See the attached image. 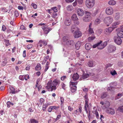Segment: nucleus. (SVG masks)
I'll use <instances>...</instances> for the list:
<instances>
[{
	"label": "nucleus",
	"mask_w": 123,
	"mask_h": 123,
	"mask_svg": "<svg viewBox=\"0 0 123 123\" xmlns=\"http://www.w3.org/2000/svg\"><path fill=\"white\" fill-rule=\"evenodd\" d=\"M71 23V20L69 18H67L65 21V24L66 26H69Z\"/></svg>",
	"instance_id": "18"
},
{
	"label": "nucleus",
	"mask_w": 123,
	"mask_h": 123,
	"mask_svg": "<svg viewBox=\"0 0 123 123\" xmlns=\"http://www.w3.org/2000/svg\"><path fill=\"white\" fill-rule=\"evenodd\" d=\"M94 4V0H86V5L88 8L92 7Z\"/></svg>",
	"instance_id": "3"
},
{
	"label": "nucleus",
	"mask_w": 123,
	"mask_h": 123,
	"mask_svg": "<svg viewBox=\"0 0 123 123\" xmlns=\"http://www.w3.org/2000/svg\"><path fill=\"white\" fill-rule=\"evenodd\" d=\"M92 112L96 114V117L98 119L99 117L98 113L97 111V110H96L95 111H93Z\"/></svg>",
	"instance_id": "34"
},
{
	"label": "nucleus",
	"mask_w": 123,
	"mask_h": 123,
	"mask_svg": "<svg viewBox=\"0 0 123 123\" xmlns=\"http://www.w3.org/2000/svg\"><path fill=\"white\" fill-rule=\"evenodd\" d=\"M108 4L110 5H114L116 4V2L113 0H111L108 2Z\"/></svg>",
	"instance_id": "29"
},
{
	"label": "nucleus",
	"mask_w": 123,
	"mask_h": 123,
	"mask_svg": "<svg viewBox=\"0 0 123 123\" xmlns=\"http://www.w3.org/2000/svg\"><path fill=\"white\" fill-rule=\"evenodd\" d=\"M113 21L112 18L111 17H105L104 19V21L105 24H108L107 26H109V25L111 24Z\"/></svg>",
	"instance_id": "4"
},
{
	"label": "nucleus",
	"mask_w": 123,
	"mask_h": 123,
	"mask_svg": "<svg viewBox=\"0 0 123 123\" xmlns=\"http://www.w3.org/2000/svg\"><path fill=\"white\" fill-rule=\"evenodd\" d=\"M98 11V9H96L92 12V15L93 16H94L96 15L97 14Z\"/></svg>",
	"instance_id": "40"
},
{
	"label": "nucleus",
	"mask_w": 123,
	"mask_h": 123,
	"mask_svg": "<svg viewBox=\"0 0 123 123\" xmlns=\"http://www.w3.org/2000/svg\"><path fill=\"white\" fill-rule=\"evenodd\" d=\"M89 75L87 74H84L82 75V78L83 79H85L89 77Z\"/></svg>",
	"instance_id": "33"
},
{
	"label": "nucleus",
	"mask_w": 123,
	"mask_h": 123,
	"mask_svg": "<svg viewBox=\"0 0 123 123\" xmlns=\"http://www.w3.org/2000/svg\"><path fill=\"white\" fill-rule=\"evenodd\" d=\"M32 44H29L27 45V47L28 49H31L32 47Z\"/></svg>",
	"instance_id": "59"
},
{
	"label": "nucleus",
	"mask_w": 123,
	"mask_h": 123,
	"mask_svg": "<svg viewBox=\"0 0 123 123\" xmlns=\"http://www.w3.org/2000/svg\"><path fill=\"white\" fill-rule=\"evenodd\" d=\"M107 96V94L106 93H104L101 95V98H105Z\"/></svg>",
	"instance_id": "38"
},
{
	"label": "nucleus",
	"mask_w": 123,
	"mask_h": 123,
	"mask_svg": "<svg viewBox=\"0 0 123 123\" xmlns=\"http://www.w3.org/2000/svg\"><path fill=\"white\" fill-rule=\"evenodd\" d=\"M56 89V86L53 85V86L51 87L50 91H52L53 90H55Z\"/></svg>",
	"instance_id": "41"
},
{
	"label": "nucleus",
	"mask_w": 123,
	"mask_h": 123,
	"mask_svg": "<svg viewBox=\"0 0 123 123\" xmlns=\"http://www.w3.org/2000/svg\"><path fill=\"white\" fill-rule=\"evenodd\" d=\"M111 74L113 76H114L117 74L116 71L115 70H114L113 72L111 71Z\"/></svg>",
	"instance_id": "46"
},
{
	"label": "nucleus",
	"mask_w": 123,
	"mask_h": 123,
	"mask_svg": "<svg viewBox=\"0 0 123 123\" xmlns=\"http://www.w3.org/2000/svg\"><path fill=\"white\" fill-rule=\"evenodd\" d=\"M8 91L10 93L12 94H15L17 92L16 91H15V89L14 87L11 86H10L8 89Z\"/></svg>",
	"instance_id": "13"
},
{
	"label": "nucleus",
	"mask_w": 123,
	"mask_h": 123,
	"mask_svg": "<svg viewBox=\"0 0 123 123\" xmlns=\"http://www.w3.org/2000/svg\"><path fill=\"white\" fill-rule=\"evenodd\" d=\"M102 41H100L99 42L93 46V48H95L97 47L98 49H101L105 47L107 44V42H105L102 43Z\"/></svg>",
	"instance_id": "2"
},
{
	"label": "nucleus",
	"mask_w": 123,
	"mask_h": 123,
	"mask_svg": "<svg viewBox=\"0 0 123 123\" xmlns=\"http://www.w3.org/2000/svg\"><path fill=\"white\" fill-rule=\"evenodd\" d=\"M51 29V28L47 27L45 28V30H43V31H44L45 33L47 34Z\"/></svg>",
	"instance_id": "28"
},
{
	"label": "nucleus",
	"mask_w": 123,
	"mask_h": 123,
	"mask_svg": "<svg viewBox=\"0 0 123 123\" xmlns=\"http://www.w3.org/2000/svg\"><path fill=\"white\" fill-rule=\"evenodd\" d=\"M120 17V14L119 13H116L115 16V18L116 20H118Z\"/></svg>",
	"instance_id": "32"
},
{
	"label": "nucleus",
	"mask_w": 123,
	"mask_h": 123,
	"mask_svg": "<svg viewBox=\"0 0 123 123\" xmlns=\"http://www.w3.org/2000/svg\"><path fill=\"white\" fill-rule=\"evenodd\" d=\"M105 12L108 15L112 14L113 12V9L111 7H108L106 9Z\"/></svg>",
	"instance_id": "7"
},
{
	"label": "nucleus",
	"mask_w": 123,
	"mask_h": 123,
	"mask_svg": "<svg viewBox=\"0 0 123 123\" xmlns=\"http://www.w3.org/2000/svg\"><path fill=\"white\" fill-rule=\"evenodd\" d=\"M113 30V28L109 27L108 29H106L104 31L105 33L107 35H109Z\"/></svg>",
	"instance_id": "12"
},
{
	"label": "nucleus",
	"mask_w": 123,
	"mask_h": 123,
	"mask_svg": "<svg viewBox=\"0 0 123 123\" xmlns=\"http://www.w3.org/2000/svg\"><path fill=\"white\" fill-rule=\"evenodd\" d=\"M14 15L16 17L18 16L19 14L17 11H15L14 12Z\"/></svg>",
	"instance_id": "55"
},
{
	"label": "nucleus",
	"mask_w": 123,
	"mask_h": 123,
	"mask_svg": "<svg viewBox=\"0 0 123 123\" xmlns=\"http://www.w3.org/2000/svg\"><path fill=\"white\" fill-rule=\"evenodd\" d=\"M78 29L76 25L74 24L72 25L71 27V31L72 33H73L74 31Z\"/></svg>",
	"instance_id": "23"
},
{
	"label": "nucleus",
	"mask_w": 123,
	"mask_h": 123,
	"mask_svg": "<svg viewBox=\"0 0 123 123\" xmlns=\"http://www.w3.org/2000/svg\"><path fill=\"white\" fill-rule=\"evenodd\" d=\"M30 123H38V121L34 118L31 119L30 120Z\"/></svg>",
	"instance_id": "30"
},
{
	"label": "nucleus",
	"mask_w": 123,
	"mask_h": 123,
	"mask_svg": "<svg viewBox=\"0 0 123 123\" xmlns=\"http://www.w3.org/2000/svg\"><path fill=\"white\" fill-rule=\"evenodd\" d=\"M110 105V103L108 101H106L104 105H102L101 106V108L103 109H105L109 107Z\"/></svg>",
	"instance_id": "14"
},
{
	"label": "nucleus",
	"mask_w": 123,
	"mask_h": 123,
	"mask_svg": "<svg viewBox=\"0 0 123 123\" xmlns=\"http://www.w3.org/2000/svg\"><path fill=\"white\" fill-rule=\"evenodd\" d=\"M95 38V36L89 37L88 38V41L89 42H91Z\"/></svg>",
	"instance_id": "37"
},
{
	"label": "nucleus",
	"mask_w": 123,
	"mask_h": 123,
	"mask_svg": "<svg viewBox=\"0 0 123 123\" xmlns=\"http://www.w3.org/2000/svg\"><path fill=\"white\" fill-rule=\"evenodd\" d=\"M118 65L120 67L122 66L123 65V62L121 61H119L118 63Z\"/></svg>",
	"instance_id": "52"
},
{
	"label": "nucleus",
	"mask_w": 123,
	"mask_h": 123,
	"mask_svg": "<svg viewBox=\"0 0 123 123\" xmlns=\"http://www.w3.org/2000/svg\"><path fill=\"white\" fill-rule=\"evenodd\" d=\"M67 9L69 11H71L73 10L74 8L71 5L68 6L67 7Z\"/></svg>",
	"instance_id": "27"
},
{
	"label": "nucleus",
	"mask_w": 123,
	"mask_h": 123,
	"mask_svg": "<svg viewBox=\"0 0 123 123\" xmlns=\"http://www.w3.org/2000/svg\"><path fill=\"white\" fill-rule=\"evenodd\" d=\"M117 110L120 112H123V106L119 107L117 109Z\"/></svg>",
	"instance_id": "35"
},
{
	"label": "nucleus",
	"mask_w": 123,
	"mask_h": 123,
	"mask_svg": "<svg viewBox=\"0 0 123 123\" xmlns=\"http://www.w3.org/2000/svg\"><path fill=\"white\" fill-rule=\"evenodd\" d=\"M79 77V76L77 73L74 74L72 77L74 81H76L78 80Z\"/></svg>",
	"instance_id": "17"
},
{
	"label": "nucleus",
	"mask_w": 123,
	"mask_h": 123,
	"mask_svg": "<svg viewBox=\"0 0 123 123\" xmlns=\"http://www.w3.org/2000/svg\"><path fill=\"white\" fill-rule=\"evenodd\" d=\"M6 29V28L4 25H3L2 27V30L3 31H5Z\"/></svg>",
	"instance_id": "62"
},
{
	"label": "nucleus",
	"mask_w": 123,
	"mask_h": 123,
	"mask_svg": "<svg viewBox=\"0 0 123 123\" xmlns=\"http://www.w3.org/2000/svg\"><path fill=\"white\" fill-rule=\"evenodd\" d=\"M60 81L57 80H54L52 82V84L53 86H56L58 84L60 83Z\"/></svg>",
	"instance_id": "22"
},
{
	"label": "nucleus",
	"mask_w": 123,
	"mask_h": 123,
	"mask_svg": "<svg viewBox=\"0 0 123 123\" xmlns=\"http://www.w3.org/2000/svg\"><path fill=\"white\" fill-rule=\"evenodd\" d=\"M19 78L20 80H24L25 79L24 75H20L19 76Z\"/></svg>",
	"instance_id": "51"
},
{
	"label": "nucleus",
	"mask_w": 123,
	"mask_h": 123,
	"mask_svg": "<svg viewBox=\"0 0 123 123\" xmlns=\"http://www.w3.org/2000/svg\"><path fill=\"white\" fill-rule=\"evenodd\" d=\"M67 77L65 76H62L61 78V80L62 81L64 80L65 79H66Z\"/></svg>",
	"instance_id": "57"
},
{
	"label": "nucleus",
	"mask_w": 123,
	"mask_h": 123,
	"mask_svg": "<svg viewBox=\"0 0 123 123\" xmlns=\"http://www.w3.org/2000/svg\"><path fill=\"white\" fill-rule=\"evenodd\" d=\"M18 9L20 10H23V7L21 6H19L18 7Z\"/></svg>",
	"instance_id": "63"
},
{
	"label": "nucleus",
	"mask_w": 123,
	"mask_h": 123,
	"mask_svg": "<svg viewBox=\"0 0 123 123\" xmlns=\"http://www.w3.org/2000/svg\"><path fill=\"white\" fill-rule=\"evenodd\" d=\"M63 40L64 43L68 47H72L74 45L75 43L73 40H68L66 36H64L63 37Z\"/></svg>",
	"instance_id": "1"
},
{
	"label": "nucleus",
	"mask_w": 123,
	"mask_h": 123,
	"mask_svg": "<svg viewBox=\"0 0 123 123\" xmlns=\"http://www.w3.org/2000/svg\"><path fill=\"white\" fill-rule=\"evenodd\" d=\"M52 9L55 12H56L57 11V7H54L52 8Z\"/></svg>",
	"instance_id": "45"
},
{
	"label": "nucleus",
	"mask_w": 123,
	"mask_h": 123,
	"mask_svg": "<svg viewBox=\"0 0 123 123\" xmlns=\"http://www.w3.org/2000/svg\"><path fill=\"white\" fill-rule=\"evenodd\" d=\"M115 42L118 45L121 44L122 41L121 38L118 37H115L114 38Z\"/></svg>",
	"instance_id": "8"
},
{
	"label": "nucleus",
	"mask_w": 123,
	"mask_h": 123,
	"mask_svg": "<svg viewBox=\"0 0 123 123\" xmlns=\"http://www.w3.org/2000/svg\"><path fill=\"white\" fill-rule=\"evenodd\" d=\"M95 63L94 61H90L88 63V66L90 67H92L94 66Z\"/></svg>",
	"instance_id": "20"
},
{
	"label": "nucleus",
	"mask_w": 123,
	"mask_h": 123,
	"mask_svg": "<svg viewBox=\"0 0 123 123\" xmlns=\"http://www.w3.org/2000/svg\"><path fill=\"white\" fill-rule=\"evenodd\" d=\"M52 110H56L59 108V107H57L56 106H51Z\"/></svg>",
	"instance_id": "43"
},
{
	"label": "nucleus",
	"mask_w": 123,
	"mask_h": 123,
	"mask_svg": "<svg viewBox=\"0 0 123 123\" xmlns=\"http://www.w3.org/2000/svg\"><path fill=\"white\" fill-rule=\"evenodd\" d=\"M31 6L35 9H36L37 8V5L35 4L32 3L31 4Z\"/></svg>",
	"instance_id": "50"
},
{
	"label": "nucleus",
	"mask_w": 123,
	"mask_h": 123,
	"mask_svg": "<svg viewBox=\"0 0 123 123\" xmlns=\"http://www.w3.org/2000/svg\"><path fill=\"white\" fill-rule=\"evenodd\" d=\"M107 113L111 115H113L115 113L114 109L112 108H107L106 111Z\"/></svg>",
	"instance_id": "9"
},
{
	"label": "nucleus",
	"mask_w": 123,
	"mask_h": 123,
	"mask_svg": "<svg viewBox=\"0 0 123 123\" xmlns=\"http://www.w3.org/2000/svg\"><path fill=\"white\" fill-rule=\"evenodd\" d=\"M61 114H59L58 115H57L56 119H55V122L59 119L61 117Z\"/></svg>",
	"instance_id": "47"
},
{
	"label": "nucleus",
	"mask_w": 123,
	"mask_h": 123,
	"mask_svg": "<svg viewBox=\"0 0 123 123\" xmlns=\"http://www.w3.org/2000/svg\"><path fill=\"white\" fill-rule=\"evenodd\" d=\"M77 82H74L70 81V84L73 86H76L77 85Z\"/></svg>",
	"instance_id": "44"
},
{
	"label": "nucleus",
	"mask_w": 123,
	"mask_h": 123,
	"mask_svg": "<svg viewBox=\"0 0 123 123\" xmlns=\"http://www.w3.org/2000/svg\"><path fill=\"white\" fill-rule=\"evenodd\" d=\"M77 13L78 16H82L84 14V11L81 9H78L77 10Z\"/></svg>",
	"instance_id": "15"
},
{
	"label": "nucleus",
	"mask_w": 123,
	"mask_h": 123,
	"mask_svg": "<svg viewBox=\"0 0 123 123\" xmlns=\"http://www.w3.org/2000/svg\"><path fill=\"white\" fill-rule=\"evenodd\" d=\"M92 23H90L89 26V29L88 30V33L89 34H93L94 32L92 28H91Z\"/></svg>",
	"instance_id": "16"
},
{
	"label": "nucleus",
	"mask_w": 123,
	"mask_h": 123,
	"mask_svg": "<svg viewBox=\"0 0 123 123\" xmlns=\"http://www.w3.org/2000/svg\"><path fill=\"white\" fill-rule=\"evenodd\" d=\"M4 41L6 43V46H8L9 45H10V44L9 43V40L4 39Z\"/></svg>",
	"instance_id": "36"
},
{
	"label": "nucleus",
	"mask_w": 123,
	"mask_h": 123,
	"mask_svg": "<svg viewBox=\"0 0 123 123\" xmlns=\"http://www.w3.org/2000/svg\"><path fill=\"white\" fill-rule=\"evenodd\" d=\"M77 0H75V1L73 3L74 6H75L77 5Z\"/></svg>",
	"instance_id": "61"
},
{
	"label": "nucleus",
	"mask_w": 123,
	"mask_h": 123,
	"mask_svg": "<svg viewBox=\"0 0 123 123\" xmlns=\"http://www.w3.org/2000/svg\"><path fill=\"white\" fill-rule=\"evenodd\" d=\"M123 96L122 93H118L117 96V98L118 99L120 98L122 96Z\"/></svg>",
	"instance_id": "42"
},
{
	"label": "nucleus",
	"mask_w": 123,
	"mask_h": 123,
	"mask_svg": "<svg viewBox=\"0 0 123 123\" xmlns=\"http://www.w3.org/2000/svg\"><path fill=\"white\" fill-rule=\"evenodd\" d=\"M61 101V105L64 102V98L62 97H61L60 98Z\"/></svg>",
	"instance_id": "54"
},
{
	"label": "nucleus",
	"mask_w": 123,
	"mask_h": 123,
	"mask_svg": "<svg viewBox=\"0 0 123 123\" xmlns=\"http://www.w3.org/2000/svg\"><path fill=\"white\" fill-rule=\"evenodd\" d=\"M116 50V47L115 46L110 45L108 47L107 49V50L108 52L110 53H111L114 51Z\"/></svg>",
	"instance_id": "6"
},
{
	"label": "nucleus",
	"mask_w": 123,
	"mask_h": 123,
	"mask_svg": "<svg viewBox=\"0 0 123 123\" xmlns=\"http://www.w3.org/2000/svg\"><path fill=\"white\" fill-rule=\"evenodd\" d=\"M62 88L64 90L65 89V86L66 85L65 84L63 83L62 84Z\"/></svg>",
	"instance_id": "58"
},
{
	"label": "nucleus",
	"mask_w": 123,
	"mask_h": 123,
	"mask_svg": "<svg viewBox=\"0 0 123 123\" xmlns=\"http://www.w3.org/2000/svg\"><path fill=\"white\" fill-rule=\"evenodd\" d=\"M92 47V45L90 43H87L85 45V48L86 50H89Z\"/></svg>",
	"instance_id": "24"
},
{
	"label": "nucleus",
	"mask_w": 123,
	"mask_h": 123,
	"mask_svg": "<svg viewBox=\"0 0 123 123\" xmlns=\"http://www.w3.org/2000/svg\"><path fill=\"white\" fill-rule=\"evenodd\" d=\"M24 77L25 79L26 80H27L28 79H29V75L28 74H27L25 76L24 75Z\"/></svg>",
	"instance_id": "53"
},
{
	"label": "nucleus",
	"mask_w": 123,
	"mask_h": 123,
	"mask_svg": "<svg viewBox=\"0 0 123 123\" xmlns=\"http://www.w3.org/2000/svg\"><path fill=\"white\" fill-rule=\"evenodd\" d=\"M41 65L39 63H38L35 68V69L36 70H39L41 69Z\"/></svg>",
	"instance_id": "31"
},
{
	"label": "nucleus",
	"mask_w": 123,
	"mask_h": 123,
	"mask_svg": "<svg viewBox=\"0 0 123 123\" xmlns=\"http://www.w3.org/2000/svg\"><path fill=\"white\" fill-rule=\"evenodd\" d=\"M77 87L76 86H72L71 87V92L74 93L75 92L76 90Z\"/></svg>",
	"instance_id": "26"
},
{
	"label": "nucleus",
	"mask_w": 123,
	"mask_h": 123,
	"mask_svg": "<svg viewBox=\"0 0 123 123\" xmlns=\"http://www.w3.org/2000/svg\"><path fill=\"white\" fill-rule=\"evenodd\" d=\"M82 35V33L80 31H75L74 33V36L75 38H78L81 37Z\"/></svg>",
	"instance_id": "11"
},
{
	"label": "nucleus",
	"mask_w": 123,
	"mask_h": 123,
	"mask_svg": "<svg viewBox=\"0 0 123 123\" xmlns=\"http://www.w3.org/2000/svg\"><path fill=\"white\" fill-rule=\"evenodd\" d=\"M47 86L51 87L52 86V81L49 80L47 84Z\"/></svg>",
	"instance_id": "49"
},
{
	"label": "nucleus",
	"mask_w": 123,
	"mask_h": 123,
	"mask_svg": "<svg viewBox=\"0 0 123 123\" xmlns=\"http://www.w3.org/2000/svg\"><path fill=\"white\" fill-rule=\"evenodd\" d=\"M7 106L8 107H10V105L11 103V102L9 101H8L6 103Z\"/></svg>",
	"instance_id": "60"
},
{
	"label": "nucleus",
	"mask_w": 123,
	"mask_h": 123,
	"mask_svg": "<svg viewBox=\"0 0 123 123\" xmlns=\"http://www.w3.org/2000/svg\"><path fill=\"white\" fill-rule=\"evenodd\" d=\"M100 20L97 18L96 19L95 21V24L96 25H98L100 23Z\"/></svg>",
	"instance_id": "39"
},
{
	"label": "nucleus",
	"mask_w": 123,
	"mask_h": 123,
	"mask_svg": "<svg viewBox=\"0 0 123 123\" xmlns=\"http://www.w3.org/2000/svg\"><path fill=\"white\" fill-rule=\"evenodd\" d=\"M114 87H108L107 89V90L108 91H112V89L114 88Z\"/></svg>",
	"instance_id": "48"
},
{
	"label": "nucleus",
	"mask_w": 123,
	"mask_h": 123,
	"mask_svg": "<svg viewBox=\"0 0 123 123\" xmlns=\"http://www.w3.org/2000/svg\"><path fill=\"white\" fill-rule=\"evenodd\" d=\"M25 28L23 25H21L20 26V29L21 30H25Z\"/></svg>",
	"instance_id": "64"
},
{
	"label": "nucleus",
	"mask_w": 123,
	"mask_h": 123,
	"mask_svg": "<svg viewBox=\"0 0 123 123\" xmlns=\"http://www.w3.org/2000/svg\"><path fill=\"white\" fill-rule=\"evenodd\" d=\"M120 23V22L119 21H118L117 22H115L113 23L112 24V27H111L113 28V30L114 29L117 27V26Z\"/></svg>",
	"instance_id": "19"
},
{
	"label": "nucleus",
	"mask_w": 123,
	"mask_h": 123,
	"mask_svg": "<svg viewBox=\"0 0 123 123\" xmlns=\"http://www.w3.org/2000/svg\"><path fill=\"white\" fill-rule=\"evenodd\" d=\"M117 31V34L118 37L121 38H123V29L122 28L116 30Z\"/></svg>",
	"instance_id": "5"
},
{
	"label": "nucleus",
	"mask_w": 123,
	"mask_h": 123,
	"mask_svg": "<svg viewBox=\"0 0 123 123\" xmlns=\"http://www.w3.org/2000/svg\"><path fill=\"white\" fill-rule=\"evenodd\" d=\"M83 20L85 22H89L91 19V18L90 15L86 14L83 18Z\"/></svg>",
	"instance_id": "10"
},
{
	"label": "nucleus",
	"mask_w": 123,
	"mask_h": 123,
	"mask_svg": "<svg viewBox=\"0 0 123 123\" xmlns=\"http://www.w3.org/2000/svg\"><path fill=\"white\" fill-rule=\"evenodd\" d=\"M71 18L73 20L75 21L78 20V19L77 18V15L76 14H74L71 17Z\"/></svg>",
	"instance_id": "25"
},
{
	"label": "nucleus",
	"mask_w": 123,
	"mask_h": 123,
	"mask_svg": "<svg viewBox=\"0 0 123 123\" xmlns=\"http://www.w3.org/2000/svg\"><path fill=\"white\" fill-rule=\"evenodd\" d=\"M81 44V42L80 41H78L76 43L75 47L77 50H78L80 47Z\"/></svg>",
	"instance_id": "21"
},
{
	"label": "nucleus",
	"mask_w": 123,
	"mask_h": 123,
	"mask_svg": "<svg viewBox=\"0 0 123 123\" xmlns=\"http://www.w3.org/2000/svg\"><path fill=\"white\" fill-rule=\"evenodd\" d=\"M77 2H78V3L80 4L81 5L83 3V0H77Z\"/></svg>",
	"instance_id": "56"
}]
</instances>
